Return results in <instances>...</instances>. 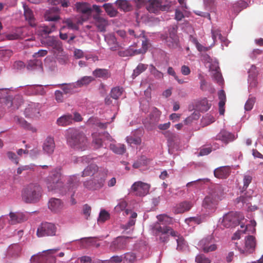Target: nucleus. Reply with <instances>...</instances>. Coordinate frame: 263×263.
Returning <instances> with one entry per match:
<instances>
[{
	"instance_id": "4be33fe9",
	"label": "nucleus",
	"mask_w": 263,
	"mask_h": 263,
	"mask_svg": "<svg viewBox=\"0 0 263 263\" xmlns=\"http://www.w3.org/2000/svg\"><path fill=\"white\" fill-rule=\"evenodd\" d=\"M55 146L53 138L51 137H48L43 143V150L45 154L50 155L53 154Z\"/></svg>"
},
{
	"instance_id": "a878e982",
	"label": "nucleus",
	"mask_w": 263,
	"mask_h": 263,
	"mask_svg": "<svg viewBox=\"0 0 263 263\" xmlns=\"http://www.w3.org/2000/svg\"><path fill=\"white\" fill-rule=\"evenodd\" d=\"M157 218L159 222L156 223L154 225V226L153 227V232L155 233V234L157 235L160 234V237L162 236V237H163L164 235H162V232H156V230L155 229V227L156 226V225H157V227H161L162 229L164 227H166V226L162 227L160 226V224L161 223L162 224H164L166 223L167 222H169L170 221V218L165 214H162V215H158L157 216Z\"/></svg>"
},
{
	"instance_id": "4d7b16f0",
	"label": "nucleus",
	"mask_w": 263,
	"mask_h": 263,
	"mask_svg": "<svg viewBox=\"0 0 263 263\" xmlns=\"http://www.w3.org/2000/svg\"><path fill=\"white\" fill-rule=\"evenodd\" d=\"M127 206L126 202L123 199H120L118 204L115 207L114 210L116 213L123 211Z\"/></svg>"
},
{
	"instance_id": "39448f33",
	"label": "nucleus",
	"mask_w": 263,
	"mask_h": 263,
	"mask_svg": "<svg viewBox=\"0 0 263 263\" xmlns=\"http://www.w3.org/2000/svg\"><path fill=\"white\" fill-rule=\"evenodd\" d=\"M156 232H162V235H164L163 237H160V240L163 242L167 240L168 234L176 238L177 243V249L178 250H183L186 247V244L182 237L179 236V234L171 229L170 227H164L162 228L161 227H157V226L155 227Z\"/></svg>"
},
{
	"instance_id": "dca6fc26",
	"label": "nucleus",
	"mask_w": 263,
	"mask_h": 263,
	"mask_svg": "<svg viewBox=\"0 0 263 263\" xmlns=\"http://www.w3.org/2000/svg\"><path fill=\"white\" fill-rule=\"evenodd\" d=\"M176 33V30L172 28L169 30V35L164 37L166 43L170 48H176L178 45L179 39Z\"/></svg>"
},
{
	"instance_id": "f3484780",
	"label": "nucleus",
	"mask_w": 263,
	"mask_h": 263,
	"mask_svg": "<svg viewBox=\"0 0 263 263\" xmlns=\"http://www.w3.org/2000/svg\"><path fill=\"white\" fill-rule=\"evenodd\" d=\"M92 136V144L95 148H98L103 146V138L105 137L109 140H111V137L108 133H93Z\"/></svg>"
},
{
	"instance_id": "bf43d9fd",
	"label": "nucleus",
	"mask_w": 263,
	"mask_h": 263,
	"mask_svg": "<svg viewBox=\"0 0 263 263\" xmlns=\"http://www.w3.org/2000/svg\"><path fill=\"white\" fill-rule=\"evenodd\" d=\"M48 2L54 5L61 4L63 7H67L69 4L68 0H48Z\"/></svg>"
},
{
	"instance_id": "a18cd8bd",
	"label": "nucleus",
	"mask_w": 263,
	"mask_h": 263,
	"mask_svg": "<svg viewBox=\"0 0 263 263\" xmlns=\"http://www.w3.org/2000/svg\"><path fill=\"white\" fill-rule=\"evenodd\" d=\"M27 68L28 69H39L42 70V63L41 60H31L28 64Z\"/></svg>"
},
{
	"instance_id": "393cba45",
	"label": "nucleus",
	"mask_w": 263,
	"mask_h": 263,
	"mask_svg": "<svg viewBox=\"0 0 263 263\" xmlns=\"http://www.w3.org/2000/svg\"><path fill=\"white\" fill-rule=\"evenodd\" d=\"M84 22L80 18L78 19L69 18L63 21V23L66 24L67 28L73 30H78L79 29V25L82 24Z\"/></svg>"
},
{
	"instance_id": "603ef678",
	"label": "nucleus",
	"mask_w": 263,
	"mask_h": 263,
	"mask_svg": "<svg viewBox=\"0 0 263 263\" xmlns=\"http://www.w3.org/2000/svg\"><path fill=\"white\" fill-rule=\"evenodd\" d=\"M211 105L208 103L206 98L201 100L198 103V108L203 111H207L210 108Z\"/></svg>"
},
{
	"instance_id": "cd10ccee",
	"label": "nucleus",
	"mask_w": 263,
	"mask_h": 263,
	"mask_svg": "<svg viewBox=\"0 0 263 263\" xmlns=\"http://www.w3.org/2000/svg\"><path fill=\"white\" fill-rule=\"evenodd\" d=\"M57 124L60 126H66L73 123L72 115L69 114L63 115L57 120Z\"/></svg>"
},
{
	"instance_id": "13d9d810",
	"label": "nucleus",
	"mask_w": 263,
	"mask_h": 263,
	"mask_svg": "<svg viewBox=\"0 0 263 263\" xmlns=\"http://www.w3.org/2000/svg\"><path fill=\"white\" fill-rule=\"evenodd\" d=\"M126 141L128 144H134L135 145H139L141 142V139L139 137H133L132 136H127L126 138Z\"/></svg>"
},
{
	"instance_id": "b1692460",
	"label": "nucleus",
	"mask_w": 263,
	"mask_h": 263,
	"mask_svg": "<svg viewBox=\"0 0 263 263\" xmlns=\"http://www.w3.org/2000/svg\"><path fill=\"white\" fill-rule=\"evenodd\" d=\"M48 208L53 212L58 213L62 210L63 203L58 198H51L48 202Z\"/></svg>"
},
{
	"instance_id": "37998d69",
	"label": "nucleus",
	"mask_w": 263,
	"mask_h": 263,
	"mask_svg": "<svg viewBox=\"0 0 263 263\" xmlns=\"http://www.w3.org/2000/svg\"><path fill=\"white\" fill-rule=\"evenodd\" d=\"M93 80V78L91 76H84L76 82V84L78 88L88 85Z\"/></svg>"
},
{
	"instance_id": "aec40b11",
	"label": "nucleus",
	"mask_w": 263,
	"mask_h": 263,
	"mask_svg": "<svg viewBox=\"0 0 263 263\" xmlns=\"http://www.w3.org/2000/svg\"><path fill=\"white\" fill-rule=\"evenodd\" d=\"M256 224V222L254 220L250 221L249 223H247L246 225L245 224L244 228H241L242 230L238 231L234 234L232 239L234 240L239 239L240 238L241 232L245 233L246 232H250L251 233H254L255 231V227Z\"/></svg>"
},
{
	"instance_id": "f257e3e1",
	"label": "nucleus",
	"mask_w": 263,
	"mask_h": 263,
	"mask_svg": "<svg viewBox=\"0 0 263 263\" xmlns=\"http://www.w3.org/2000/svg\"><path fill=\"white\" fill-rule=\"evenodd\" d=\"M45 181L48 191L62 194H66L67 192L71 193L72 204H74L76 203L73 197L80 183L78 175H73L68 176L66 184L64 185L62 181L61 168L57 167L50 173Z\"/></svg>"
},
{
	"instance_id": "a19ab883",
	"label": "nucleus",
	"mask_w": 263,
	"mask_h": 263,
	"mask_svg": "<svg viewBox=\"0 0 263 263\" xmlns=\"http://www.w3.org/2000/svg\"><path fill=\"white\" fill-rule=\"evenodd\" d=\"M106 13L110 17H113L117 16L118 11L117 9L113 6V5L110 3H106L103 5Z\"/></svg>"
},
{
	"instance_id": "c03bdc74",
	"label": "nucleus",
	"mask_w": 263,
	"mask_h": 263,
	"mask_svg": "<svg viewBox=\"0 0 263 263\" xmlns=\"http://www.w3.org/2000/svg\"><path fill=\"white\" fill-rule=\"evenodd\" d=\"M110 149L115 153L119 155L123 154L125 152L126 148L125 145L122 144H110Z\"/></svg>"
},
{
	"instance_id": "8fccbe9b",
	"label": "nucleus",
	"mask_w": 263,
	"mask_h": 263,
	"mask_svg": "<svg viewBox=\"0 0 263 263\" xmlns=\"http://www.w3.org/2000/svg\"><path fill=\"white\" fill-rule=\"evenodd\" d=\"M149 71L158 80H161L163 77V74L161 71L158 70L156 67L153 65H151L149 67Z\"/></svg>"
},
{
	"instance_id": "e2e57ef3",
	"label": "nucleus",
	"mask_w": 263,
	"mask_h": 263,
	"mask_svg": "<svg viewBox=\"0 0 263 263\" xmlns=\"http://www.w3.org/2000/svg\"><path fill=\"white\" fill-rule=\"evenodd\" d=\"M55 30V26L52 24L50 26H44L41 27L40 31L44 34H49Z\"/></svg>"
},
{
	"instance_id": "2f4dec72",
	"label": "nucleus",
	"mask_w": 263,
	"mask_h": 263,
	"mask_svg": "<svg viewBox=\"0 0 263 263\" xmlns=\"http://www.w3.org/2000/svg\"><path fill=\"white\" fill-rule=\"evenodd\" d=\"M211 33L212 37L213 40V43L212 46H213L215 44L217 37H218L221 40V41L222 42V44L228 46L229 44L228 41L226 39L222 36L220 31L218 28L216 27H212L211 30Z\"/></svg>"
},
{
	"instance_id": "7c9ffc66",
	"label": "nucleus",
	"mask_w": 263,
	"mask_h": 263,
	"mask_svg": "<svg viewBox=\"0 0 263 263\" xmlns=\"http://www.w3.org/2000/svg\"><path fill=\"white\" fill-rule=\"evenodd\" d=\"M236 137L234 134L224 130L221 131L217 136L219 140L226 143L234 140Z\"/></svg>"
},
{
	"instance_id": "864d4df0",
	"label": "nucleus",
	"mask_w": 263,
	"mask_h": 263,
	"mask_svg": "<svg viewBox=\"0 0 263 263\" xmlns=\"http://www.w3.org/2000/svg\"><path fill=\"white\" fill-rule=\"evenodd\" d=\"M147 68V65H144L143 64L140 63L139 64L137 67L134 70V72L133 73V77H136L140 73L144 71Z\"/></svg>"
},
{
	"instance_id": "9b49d317",
	"label": "nucleus",
	"mask_w": 263,
	"mask_h": 263,
	"mask_svg": "<svg viewBox=\"0 0 263 263\" xmlns=\"http://www.w3.org/2000/svg\"><path fill=\"white\" fill-rule=\"evenodd\" d=\"M77 11L81 13L82 15L80 17L83 21H86L90 17L92 9L87 3L79 2L76 4Z\"/></svg>"
},
{
	"instance_id": "052dcab7",
	"label": "nucleus",
	"mask_w": 263,
	"mask_h": 263,
	"mask_svg": "<svg viewBox=\"0 0 263 263\" xmlns=\"http://www.w3.org/2000/svg\"><path fill=\"white\" fill-rule=\"evenodd\" d=\"M109 217V214L103 210L101 211L99 215V217L98 219V221L99 222H104L106 220H107Z\"/></svg>"
},
{
	"instance_id": "2eb2a0df",
	"label": "nucleus",
	"mask_w": 263,
	"mask_h": 263,
	"mask_svg": "<svg viewBox=\"0 0 263 263\" xmlns=\"http://www.w3.org/2000/svg\"><path fill=\"white\" fill-rule=\"evenodd\" d=\"M213 240L212 236H208L201 239L198 243V247L204 252H209L214 251L216 249V246L211 244Z\"/></svg>"
},
{
	"instance_id": "0e129e2a",
	"label": "nucleus",
	"mask_w": 263,
	"mask_h": 263,
	"mask_svg": "<svg viewBox=\"0 0 263 263\" xmlns=\"http://www.w3.org/2000/svg\"><path fill=\"white\" fill-rule=\"evenodd\" d=\"M123 262V256H114L110 258L109 260H100L98 261V262H108V263H118L121 261Z\"/></svg>"
},
{
	"instance_id": "1a4fd4ad",
	"label": "nucleus",
	"mask_w": 263,
	"mask_h": 263,
	"mask_svg": "<svg viewBox=\"0 0 263 263\" xmlns=\"http://www.w3.org/2000/svg\"><path fill=\"white\" fill-rule=\"evenodd\" d=\"M206 65L209 67V70L214 79L219 84L222 83V78L221 73L219 71L218 63L216 60L212 59L209 55L205 56Z\"/></svg>"
},
{
	"instance_id": "9d476101",
	"label": "nucleus",
	"mask_w": 263,
	"mask_h": 263,
	"mask_svg": "<svg viewBox=\"0 0 263 263\" xmlns=\"http://www.w3.org/2000/svg\"><path fill=\"white\" fill-rule=\"evenodd\" d=\"M57 228L52 223H42L37 228L36 235L39 237L55 236Z\"/></svg>"
},
{
	"instance_id": "7ed1b4c3",
	"label": "nucleus",
	"mask_w": 263,
	"mask_h": 263,
	"mask_svg": "<svg viewBox=\"0 0 263 263\" xmlns=\"http://www.w3.org/2000/svg\"><path fill=\"white\" fill-rule=\"evenodd\" d=\"M46 46L52 48L54 56L61 63H65L68 60V55L63 50L62 42L53 36H49L41 41Z\"/></svg>"
},
{
	"instance_id": "c9c22d12",
	"label": "nucleus",
	"mask_w": 263,
	"mask_h": 263,
	"mask_svg": "<svg viewBox=\"0 0 263 263\" xmlns=\"http://www.w3.org/2000/svg\"><path fill=\"white\" fill-rule=\"evenodd\" d=\"M222 198L220 197H214L213 195H211L206 196L204 200L203 204L207 208H212L215 205H216L218 200H221Z\"/></svg>"
},
{
	"instance_id": "4c0bfd02",
	"label": "nucleus",
	"mask_w": 263,
	"mask_h": 263,
	"mask_svg": "<svg viewBox=\"0 0 263 263\" xmlns=\"http://www.w3.org/2000/svg\"><path fill=\"white\" fill-rule=\"evenodd\" d=\"M25 93L28 95L35 94H43L44 91L41 86L39 85H29L26 88Z\"/></svg>"
},
{
	"instance_id": "f03ea898",
	"label": "nucleus",
	"mask_w": 263,
	"mask_h": 263,
	"mask_svg": "<svg viewBox=\"0 0 263 263\" xmlns=\"http://www.w3.org/2000/svg\"><path fill=\"white\" fill-rule=\"evenodd\" d=\"M66 138L68 144L74 148L83 151L88 142L85 135L78 129L69 128L66 131Z\"/></svg>"
},
{
	"instance_id": "e433bc0d",
	"label": "nucleus",
	"mask_w": 263,
	"mask_h": 263,
	"mask_svg": "<svg viewBox=\"0 0 263 263\" xmlns=\"http://www.w3.org/2000/svg\"><path fill=\"white\" fill-rule=\"evenodd\" d=\"M105 40L110 47L112 50H116L118 47L115 36L112 34H108L104 36Z\"/></svg>"
},
{
	"instance_id": "473e14b6",
	"label": "nucleus",
	"mask_w": 263,
	"mask_h": 263,
	"mask_svg": "<svg viewBox=\"0 0 263 263\" xmlns=\"http://www.w3.org/2000/svg\"><path fill=\"white\" fill-rule=\"evenodd\" d=\"M98 172V166L95 164H90L83 170L81 176L83 177L92 176Z\"/></svg>"
},
{
	"instance_id": "3c124183",
	"label": "nucleus",
	"mask_w": 263,
	"mask_h": 263,
	"mask_svg": "<svg viewBox=\"0 0 263 263\" xmlns=\"http://www.w3.org/2000/svg\"><path fill=\"white\" fill-rule=\"evenodd\" d=\"M100 174V172H99V175L100 176L99 178H95L93 180V181H95V185L96 190L102 187L104 184L105 176L104 175L102 176Z\"/></svg>"
},
{
	"instance_id": "49530a36",
	"label": "nucleus",
	"mask_w": 263,
	"mask_h": 263,
	"mask_svg": "<svg viewBox=\"0 0 263 263\" xmlns=\"http://www.w3.org/2000/svg\"><path fill=\"white\" fill-rule=\"evenodd\" d=\"M123 263H134L136 260V255L133 252H128L123 255Z\"/></svg>"
},
{
	"instance_id": "774afa93",
	"label": "nucleus",
	"mask_w": 263,
	"mask_h": 263,
	"mask_svg": "<svg viewBox=\"0 0 263 263\" xmlns=\"http://www.w3.org/2000/svg\"><path fill=\"white\" fill-rule=\"evenodd\" d=\"M10 90L7 88L0 89V99H8L10 97Z\"/></svg>"
},
{
	"instance_id": "338daca9",
	"label": "nucleus",
	"mask_w": 263,
	"mask_h": 263,
	"mask_svg": "<svg viewBox=\"0 0 263 263\" xmlns=\"http://www.w3.org/2000/svg\"><path fill=\"white\" fill-rule=\"evenodd\" d=\"M195 261L197 263H210L211 260L203 255H198L196 256Z\"/></svg>"
},
{
	"instance_id": "09e8293b",
	"label": "nucleus",
	"mask_w": 263,
	"mask_h": 263,
	"mask_svg": "<svg viewBox=\"0 0 263 263\" xmlns=\"http://www.w3.org/2000/svg\"><path fill=\"white\" fill-rule=\"evenodd\" d=\"M116 4L120 9L124 11H128L130 10V6L126 0H117Z\"/></svg>"
},
{
	"instance_id": "ea45409f",
	"label": "nucleus",
	"mask_w": 263,
	"mask_h": 263,
	"mask_svg": "<svg viewBox=\"0 0 263 263\" xmlns=\"http://www.w3.org/2000/svg\"><path fill=\"white\" fill-rule=\"evenodd\" d=\"M92 74L97 78H102L104 79H107L110 76L108 70L106 69H96L92 72Z\"/></svg>"
},
{
	"instance_id": "6ab92c4d",
	"label": "nucleus",
	"mask_w": 263,
	"mask_h": 263,
	"mask_svg": "<svg viewBox=\"0 0 263 263\" xmlns=\"http://www.w3.org/2000/svg\"><path fill=\"white\" fill-rule=\"evenodd\" d=\"M40 105L39 104L35 103L29 104L24 111L26 117L29 118L37 117L40 112Z\"/></svg>"
},
{
	"instance_id": "0eeeda50",
	"label": "nucleus",
	"mask_w": 263,
	"mask_h": 263,
	"mask_svg": "<svg viewBox=\"0 0 263 263\" xmlns=\"http://www.w3.org/2000/svg\"><path fill=\"white\" fill-rule=\"evenodd\" d=\"M244 217L239 216V214L231 212L226 214L219 220L220 226L224 228L233 227L238 224L240 225L241 228H243L245 224L242 222Z\"/></svg>"
},
{
	"instance_id": "69168bd1",
	"label": "nucleus",
	"mask_w": 263,
	"mask_h": 263,
	"mask_svg": "<svg viewBox=\"0 0 263 263\" xmlns=\"http://www.w3.org/2000/svg\"><path fill=\"white\" fill-rule=\"evenodd\" d=\"M83 185L85 188L89 190H96L93 180H89L84 182Z\"/></svg>"
},
{
	"instance_id": "20e7f679",
	"label": "nucleus",
	"mask_w": 263,
	"mask_h": 263,
	"mask_svg": "<svg viewBox=\"0 0 263 263\" xmlns=\"http://www.w3.org/2000/svg\"><path fill=\"white\" fill-rule=\"evenodd\" d=\"M42 187L37 183H31L22 191L23 200L26 203H35L42 196Z\"/></svg>"
},
{
	"instance_id": "5fc2aeb1",
	"label": "nucleus",
	"mask_w": 263,
	"mask_h": 263,
	"mask_svg": "<svg viewBox=\"0 0 263 263\" xmlns=\"http://www.w3.org/2000/svg\"><path fill=\"white\" fill-rule=\"evenodd\" d=\"M148 163V160L145 156H141L138 160L134 163L133 166L135 168H138L141 166L146 165Z\"/></svg>"
},
{
	"instance_id": "72a5a7b5",
	"label": "nucleus",
	"mask_w": 263,
	"mask_h": 263,
	"mask_svg": "<svg viewBox=\"0 0 263 263\" xmlns=\"http://www.w3.org/2000/svg\"><path fill=\"white\" fill-rule=\"evenodd\" d=\"M23 8L26 20L28 22L31 26H35V23L32 11L26 5H23Z\"/></svg>"
},
{
	"instance_id": "bb28decb",
	"label": "nucleus",
	"mask_w": 263,
	"mask_h": 263,
	"mask_svg": "<svg viewBox=\"0 0 263 263\" xmlns=\"http://www.w3.org/2000/svg\"><path fill=\"white\" fill-rule=\"evenodd\" d=\"M93 18L98 30L101 32L105 31V28L108 25L107 21L98 14L93 15Z\"/></svg>"
},
{
	"instance_id": "423d86ee",
	"label": "nucleus",
	"mask_w": 263,
	"mask_h": 263,
	"mask_svg": "<svg viewBox=\"0 0 263 263\" xmlns=\"http://www.w3.org/2000/svg\"><path fill=\"white\" fill-rule=\"evenodd\" d=\"M59 250V248L48 249L33 255L31 259V263H55V254Z\"/></svg>"
},
{
	"instance_id": "6e6552de",
	"label": "nucleus",
	"mask_w": 263,
	"mask_h": 263,
	"mask_svg": "<svg viewBox=\"0 0 263 263\" xmlns=\"http://www.w3.org/2000/svg\"><path fill=\"white\" fill-rule=\"evenodd\" d=\"M173 4L168 0H149L146 9L150 13H156L168 9Z\"/></svg>"
},
{
	"instance_id": "5701e85b",
	"label": "nucleus",
	"mask_w": 263,
	"mask_h": 263,
	"mask_svg": "<svg viewBox=\"0 0 263 263\" xmlns=\"http://www.w3.org/2000/svg\"><path fill=\"white\" fill-rule=\"evenodd\" d=\"M256 246L255 238L253 236H248L245 239V250L241 248H238L241 253H244L245 252H252Z\"/></svg>"
},
{
	"instance_id": "f8f14e48",
	"label": "nucleus",
	"mask_w": 263,
	"mask_h": 263,
	"mask_svg": "<svg viewBox=\"0 0 263 263\" xmlns=\"http://www.w3.org/2000/svg\"><path fill=\"white\" fill-rule=\"evenodd\" d=\"M149 187L147 183L137 181L133 184L131 190L137 196H144L148 193Z\"/></svg>"
},
{
	"instance_id": "6e6d98bb",
	"label": "nucleus",
	"mask_w": 263,
	"mask_h": 263,
	"mask_svg": "<svg viewBox=\"0 0 263 263\" xmlns=\"http://www.w3.org/2000/svg\"><path fill=\"white\" fill-rule=\"evenodd\" d=\"M123 88L118 87L112 88L111 90V97L115 99H118L122 95Z\"/></svg>"
},
{
	"instance_id": "79ce46f5",
	"label": "nucleus",
	"mask_w": 263,
	"mask_h": 263,
	"mask_svg": "<svg viewBox=\"0 0 263 263\" xmlns=\"http://www.w3.org/2000/svg\"><path fill=\"white\" fill-rule=\"evenodd\" d=\"M76 84V83H72L69 84H61L62 85V89L65 93H72L76 92V89L78 88Z\"/></svg>"
},
{
	"instance_id": "4468645a",
	"label": "nucleus",
	"mask_w": 263,
	"mask_h": 263,
	"mask_svg": "<svg viewBox=\"0 0 263 263\" xmlns=\"http://www.w3.org/2000/svg\"><path fill=\"white\" fill-rule=\"evenodd\" d=\"M194 205L192 201L184 200L177 203L173 208L175 214H182L189 211Z\"/></svg>"
},
{
	"instance_id": "c85d7f7f",
	"label": "nucleus",
	"mask_w": 263,
	"mask_h": 263,
	"mask_svg": "<svg viewBox=\"0 0 263 263\" xmlns=\"http://www.w3.org/2000/svg\"><path fill=\"white\" fill-rule=\"evenodd\" d=\"M214 173L216 178H225L229 175L230 168L229 166H221L216 168Z\"/></svg>"
},
{
	"instance_id": "680f3d73",
	"label": "nucleus",
	"mask_w": 263,
	"mask_h": 263,
	"mask_svg": "<svg viewBox=\"0 0 263 263\" xmlns=\"http://www.w3.org/2000/svg\"><path fill=\"white\" fill-rule=\"evenodd\" d=\"M255 102V98L254 97H250L247 101L245 105V109L247 111L251 110Z\"/></svg>"
},
{
	"instance_id": "412c9836",
	"label": "nucleus",
	"mask_w": 263,
	"mask_h": 263,
	"mask_svg": "<svg viewBox=\"0 0 263 263\" xmlns=\"http://www.w3.org/2000/svg\"><path fill=\"white\" fill-rule=\"evenodd\" d=\"M127 238L124 237H117L114 240L110 246V248L112 251H117L123 249L125 248L127 243Z\"/></svg>"
},
{
	"instance_id": "a211bd4d",
	"label": "nucleus",
	"mask_w": 263,
	"mask_h": 263,
	"mask_svg": "<svg viewBox=\"0 0 263 263\" xmlns=\"http://www.w3.org/2000/svg\"><path fill=\"white\" fill-rule=\"evenodd\" d=\"M7 223L10 224H15L27 220L26 215L21 212H10L8 215Z\"/></svg>"
},
{
	"instance_id": "de8ad7c7",
	"label": "nucleus",
	"mask_w": 263,
	"mask_h": 263,
	"mask_svg": "<svg viewBox=\"0 0 263 263\" xmlns=\"http://www.w3.org/2000/svg\"><path fill=\"white\" fill-rule=\"evenodd\" d=\"M142 47L141 48L139 49H135L133 50L132 47H130V50L133 52V54H143L146 52L148 47V44L147 41L145 40H142Z\"/></svg>"
},
{
	"instance_id": "ddd939ff",
	"label": "nucleus",
	"mask_w": 263,
	"mask_h": 263,
	"mask_svg": "<svg viewBox=\"0 0 263 263\" xmlns=\"http://www.w3.org/2000/svg\"><path fill=\"white\" fill-rule=\"evenodd\" d=\"M160 112L156 108H154L149 115V118L146 119L144 124L148 129H151L159 121Z\"/></svg>"
},
{
	"instance_id": "c756f323",
	"label": "nucleus",
	"mask_w": 263,
	"mask_h": 263,
	"mask_svg": "<svg viewBox=\"0 0 263 263\" xmlns=\"http://www.w3.org/2000/svg\"><path fill=\"white\" fill-rule=\"evenodd\" d=\"M128 214H130V219L128 222L122 226L123 229L124 230L129 229L135 225L136 218L137 216V214L136 212H132L130 210L127 209L125 211L124 215H128Z\"/></svg>"
},
{
	"instance_id": "f704fd0d",
	"label": "nucleus",
	"mask_w": 263,
	"mask_h": 263,
	"mask_svg": "<svg viewBox=\"0 0 263 263\" xmlns=\"http://www.w3.org/2000/svg\"><path fill=\"white\" fill-rule=\"evenodd\" d=\"M256 67L254 65H252L251 68L249 69L248 72L249 78H248V82L249 83L250 86L251 87H254L256 86L257 82L256 78Z\"/></svg>"
},
{
	"instance_id": "58836bf2",
	"label": "nucleus",
	"mask_w": 263,
	"mask_h": 263,
	"mask_svg": "<svg viewBox=\"0 0 263 263\" xmlns=\"http://www.w3.org/2000/svg\"><path fill=\"white\" fill-rule=\"evenodd\" d=\"M218 98L219 99V112L220 115H223L224 113V105L226 100V94L223 90H220L218 92Z\"/></svg>"
}]
</instances>
